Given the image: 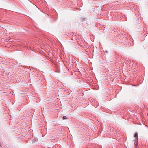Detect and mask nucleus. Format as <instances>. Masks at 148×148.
I'll use <instances>...</instances> for the list:
<instances>
[{"mask_svg": "<svg viewBox=\"0 0 148 148\" xmlns=\"http://www.w3.org/2000/svg\"><path fill=\"white\" fill-rule=\"evenodd\" d=\"M134 137L137 139L138 138V134L137 133H136L134 135Z\"/></svg>", "mask_w": 148, "mask_h": 148, "instance_id": "f03ea898", "label": "nucleus"}, {"mask_svg": "<svg viewBox=\"0 0 148 148\" xmlns=\"http://www.w3.org/2000/svg\"><path fill=\"white\" fill-rule=\"evenodd\" d=\"M105 52H106V53L108 52V51H106Z\"/></svg>", "mask_w": 148, "mask_h": 148, "instance_id": "39448f33", "label": "nucleus"}, {"mask_svg": "<svg viewBox=\"0 0 148 148\" xmlns=\"http://www.w3.org/2000/svg\"><path fill=\"white\" fill-rule=\"evenodd\" d=\"M63 119H67V117L66 116H63Z\"/></svg>", "mask_w": 148, "mask_h": 148, "instance_id": "20e7f679", "label": "nucleus"}, {"mask_svg": "<svg viewBox=\"0 0 148 148\" xmlns=\"http://www.w3.org/2000/svg\"><path fill=\"white\" fill-rule=\"evenodd\" d=\"M85 18H80L81 21L82 22L85 20Z\"/></svg>", "mask_w": 148, "mask_h": 148, "instance_id": "7ed1b4c3", "label": "nucleus"}, {"mask_svg": "<svg viewBox=\"0 0 148 148\" xmlns=\"http://www.w3.org/2000/svg\"><path fill=\"white\" fill-rule=\"evenodd\" d=\"M134 145H135V147L136 148H137V145H138V139H137V140H136V141H135V142H134Z\"/></svg>", "mask_w": 148, "mask_h": 148, "instance_id": "f257e3e1", "label": "nucleus"}]
</instances>
